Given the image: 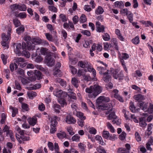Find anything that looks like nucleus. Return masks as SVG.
Listing matches in <instances>:
<instances>
[{
	"label": "nucleus",
	"instance_id": "25",
	"mask_svg": "<svg viewBox=\"0 0 153 153\" xmlns=\"http://www.w3.org/2000/svg\"><path fill=\"white\" fill-rule=\"evenodd\" d=\"M114 5L116 7H117L120 8H122L124 7V4L122 1H116L114 3Z\"/></svg>",
	"mask_w": 153,
	"mask_h": 153
},
{
	"label": "nucleus",
	"instance_id": "39",
	"mask_svg": "<svg viewBox=\"0 0 153 153\" xmlns=\"http://www.w3.org/2000/svg\"><path fill=\"white\" fill-rule=\"evenodd\" d=\"M102 136L106 139H108L110 136L109 132L107 131H104L103 132Z\"/></svg>",
	"mask_w": 153,
	"mask_h": 153
},
{
	"label": "nucleus",
	"instance_id": "37",
	"mask_svg": "<svg viewBox=\"0 0 153 153\" xmlns=\"http://www.w3.org/2000/svg\"><path fill=\"white\" fill-rule=\"evenodd\" d=\"M143 23L144 25L146 27H148L150 26L153 28V24L150 21H143Z\"/></svg>",
	"mask_w": 153,
	"mask_h": 153
},
{
	"label": "nucleus",
	"instance_id": "16",
	"mask_svg": "<svg viewBox=\"0 0 153 153\" xmlns=\"http://www.w3.org/2000/svg\"><path fill=\"white\" fill-rule=\"evenodd\" d=\"M15 45L16 47V50H15V52L16 54L19 55V54L21 53L20 50L21 49V44L20 43H16Z\"/></svg>",
	"mask_w": 153,
	"mask_h": 153
},
{
	"label": "nucleus",
	"instance_id": "46",
	"mask_svg": "<svg viewBox=\"0 0 153 153\" xmlns=\"http://www.w3.org/2000/svg\"><path fill=\"white\" fill-rule=\"evenodd\" d=\"M10 8L12 11L16 10L18 9V4H15L11 5L10 6Z\"/></svg>",
	"mask_w": 153,
	"mask_h": 153
},
{
	"label": "nucleus",
	"instance_id": "8",
	"mask_svg": "<svg viewBox=\"0 0 153 153\" xmlns=\"http://www.w3.org/2000/svg\"><path fill=\"white\" fill-rule=\"evenodd\" d=\"M45 61L47 65L49 66H52L55 64V60L51 56L46 57L45 59Z\"/></svg>",
	"mask_w": 153,
	"mask_h": 153
},
{
	"label": "nucleus",
	"instance_id": "35",
	"mask_svg": "<svg viewBox=\"0 0 153 153\" xmlns=\"http://www.w3.org/2000/svg\"><path fill=\"white\" fill-rule=\"evenodd\" d=\"M127 17L130 22L131 23L133 21V14L131 13L129 11L128 14L127 15Z\"/></svg>",
	"mask_w": 153,
	"mask_h": 153
},
{
	"label": "nucleus",
	"instance_id": "18",
	"mask_svg": "<svg viewBox=\"0 0 153 153\" xmlns=\"http://www.w3.org/2000/svg\"><path fill=\"white\" fill-rule=\"evenodd\" d=\"M28 122L30 125L34 126L37 122V119L36 117L30 118L28 120Z\"/></svg>",
	"mask_w": 153,
	"mask_h": 153
},
{
	"label": "nucleus",
	"instance_id": "4",
	"mask_svg": "<svg viewBox=\"0 0 153 153\" xmlns=\"http://www.w3.org/2000/svg\"><path fill=\"white\" fill-rule=\"evenodd\" d=\"M65 121L69 124H75L76 122V119L70 114H68L66 116Z\"/></svg>",
	"mask_w": 153,
	"mask_h": 153
},
{
	"label": "nucleus",
	"instance_id": "50",
	"mask_svg": "<svg viewBox=\"0 0 153 153\" xmlns=\"http://www.w3.org/2000/svg\"><path fill=\"white\" fill-rule=\"evenodd\" d=\"M1 57L3 64L4 65H5L7 63V56H5L4 54H2L1 55Z\"/></svg>",
	"mask_w": 153,
	"mask_h": 153
},
{
	"label": "nucleus",
	"instance_id": "19",
	"mask_svg": "<svg viewBox=\"0 0 153 153\" xmlns=\"http://www.w3.org/2000/svg\"><path fill=\"white\" fill-rule=\"evenodd\" d=\"M35 78L39 80L42 78V74L39 71L35 70L34 73Z\"/></svg>",
	"mask_w": 153,
	"mask_h": 153
},
{
	"label": "nucleus",
	"instance_id": "38",
	"mask_svg": "<svg viewBox=\"0 0 153 153\" xmlns=\"http://www.w3.org/2000/svg\"><path fill=\"white\" fill-rule=\"evenodd\" d=\"M80 138V136L78 134H76L72 137V140L73 141L79 142Z\"/></svg>",
	"mask_w": 153,
	"mask_h": 153
},
{
	"label": "nucleus",
	"instance_id": "61",
	"mask_svg": "<svg viewBox=\"0 0 153 153\" xmlns=\"http://www.w3.org/2000/svg\"><path fill=\"white\" fill-rule=\"evenodd\" d=\"M130 104V109L132 112H134L135 111V107L134 104L132 102H131Z\"/></svg>",
	"mask_w": 153,
	"mask_h": 153
},
{
	"label": "nucleus",
	"instance_id": "51",
	"mask_svg": "<svg viewBox=\"0 0 153 153\" xmlns=\"http://www.w3.org/2000/svg\"><path fill=\"white\" fill-rule=\"evenodd\" d=\"M111 44H109L108 42H104V48L105 50L109 49L111 47Z\"/></svg>",
	"mask_w": 153,
	"mask_h": 153
},
{
	"label": "nucleus",
	"instance_id": "62",
	"mask_svg": "<svg viewBox=\"0 0 153 153\" xmlns=\"http://www.w3.org/2000/svg\"><path fill=\"white\" fill-rule=\"evenodd\" d=\"M69 60L71 64L73 65L75 64L77 62V60L75 58H70Z\"/></svg>",
	"mask_w": 153,
	"mask_h": 153
},
{
	"label": "nucleus",
	"instance_id": "5",
	"mask_svg": "<svg viewBox=\"0 0 153 153\" xmlns=\"http://www.w3.org/2000/svg\"><path fill=\"white\" fill-rule=\"evenodd\" d=\"M41 42L42 40L39 38L34 39L33 40L32 44L30 43V44H28V49L29 50H33L35 48V46L34 45L39 44L41 43Z\"/></svg>",
	"mask_w": 153,
	"mask_h": 153
},
{
	"label": "nucleus",
	"instance_id": "33",
	"mask_svg": "<svg viewBox=\"0 0 153 153\" xmlns=\"http://www.w3.org/2000/svg\"><path fill=\"white\" fill-rule=\"evenodd\" d=\"M7 136H9L10 137L12 141H15V138H14V135H13V132L11 131H7Z\"/></svg>",
	"mask_w": 153,
	"mask_h": 153
},
{
	"label": "nucleus",
	"instance_id": "21",
	"mask_svg": "<svg viewBox=\"0 0 153 153\" xmlns=\"http://www.w3.org/2000/svg\"><path fill=\"white\" fill-rule=\"evenodd\" d=\"M134 98L138 101H140L144 99V96L141 94H137L134 96Z\"/></svg>",
	"mask_w": 153,
	"mask_h": 153
},
{
	"label": "nucleus",
	"instance_id": "36",
	"mask_svg": "<svg viewBox=\"0 0 153 153\" xmlns=\"http://www.w3.org/2000/svg\"><path fill=\"white\" fill-rule=\"evenodd\" d=\"M96 150L99 153H107L105 149L100 146L97 147Z\"/></svg>",
	"mask_w": 153,
	"mask_h": 153
},
{
	"label": "nucleus",
	"instance_id": "45",
	"mask_svg": "<svg viewBox=\"0 0 153 153\" xmlns=\"http://www.w3.org/2000/svg\"><path fill=\"white\" fill-rule=\"evenodd\" d=\"M13 23L15 27H17L20 25V23L18 19L16 18L14 19L13 20Z\"/></svg>",
	"mask_w": 153,
	"mask_h": 153
},
{
	"label": "nucleus",
	"instance_id": "31",
	"mask_svg": "<svg viewBox=\"0 0 153 153\" xmlns=\"http://www.w3.org/2000/svg\"><path fill=\"white\" fill-rule=\"evenodd\" d=\"M117 152L118 153H129V152L128 150H126L125 148H120L118 149Z\"/></svg>",
	"mask_w": 153,
	"mask_h": 153
},
{
	"label": "nucleus",
	"instance_id": "53",
	"mask_svg": "<svg viewBox=\"0 0 153 153\" xmlns=\"http://www.w3.org/2000/svg\"><path fill=\"white\" fill-rule=\"evenodd\" d=\"M135 136L136 139L137 141H140L141 140V137L139 134L137 132H136L135 134Z\"/></svg>",
	"mask_w": 153,
	"mask_h": 153
},
{
	"label": "nucleus",
	"instance_id": "2",
	"mask_svg": "<svg viewBox=\"0 0 153 153\" xmlns=\"http://www.w3.org/2000/svg\"><path fill=\"white\" fill-rule=\"evenodd\" d=\"M110 71L112 74V76L115 79L118 78L119 80H122L124 78V75L122 71H121L119 73L117 70H114L111 68Z\"/></svg>",
	"mask_w": 153,
	"mask_h": 153
},
{
	"label": "nucleus",
	"instance_id": "58",
	"mask_svg": "<svg viewBox=\"0 0 153 153\" xmlns=\"http://www.w3.org/2000/svg\"><path fill=\"white\" fill-rule=\"evenodd\" d=\"M22 108L23 109L27 111H28L29 109L28 105L27 104L25 103L22 104Z\"/></svg>",
	"mask_w": 153,
	"mask_h": 153
},
{
	"label": "nucleus",
	"instance_id": "40",
	"mask_svg": "<svg viewBox=\"0 0 153 153\" xmlns=\"http://www.w3.org/2000/svg\"><path fill=\"white\" fill-rule=\"evenodd\" d=\"M24 39L27 42V48H28V44H30V43H31L30 42H29V41L31 40V37L30 36H26L24 37Z\"/></svg>",
	"mask_w": 153,
	"mask_h": 153
},
{
	"label": "nucleus",
	"instance_id": "43",
	"mask_svg": "<svg viewBox=\"0 0 153 153\" xmlns=\"http://www.w3.org/2000/svg\"><path fill=\"white\" fill-rule=\"evenodd\" d=\"M109 73L108 74L105 75H103V80L105 82H108L109 81V79H110L111 76L108 75Z\"/></svg>",
	"mask_w": 153,
	"mask_h": 153
},
{
	"label": "nucleus",
	"instance_id": "23",
	"mask_svg": "<svg viewBox=\"0 0 153 153\" xmlns=\"http://www.w3.org/2000/svg\"><path fill=\"white\" fill-rule=\"evenodd\" d=\"M55 111L57 113H59L60 112L59 110L61 108L59 105L58 104H54L53 106Z\"/></svg>",
	"mask_w": 153,
	"mask_h": 153
},
{
	"label": "nucleus",
	"instance_id": "32",
	"mask_svg": "<svg viewBox=\"0 0 153 153\" xmlns=\"http://www.w3.org/2000/svg\"><path fill=\"white\" fill-rule=\"evenodd\" d=\"M86 21L87 19L85 16L84 14H82L79 19V22L81 23H83Z\"/></svg>",
	"mask_w": 153,
	"mask_h": 153
},
{
	"label": "nucleus",
	"instance_id": "34",
	"mask_svg": "<svg viewBox=\"0 0 153 153\" xmlns=\"http://www.w3.org/2000/svg\"><path fill=\"white\" fill-rule=\"evenodd\" d=\"M58 101L62 107H64L65 105H67V103L64 99L63 98H59L58 100Z\"/></svg>",
	"mask_w": 153,
	"mask_h": 153
},
{
	"label": "nucleus",
	"instance_id": "6",
	"mask_svg": "<svg viewBox=\"0 0 153 153\" xmlns=\"http://www.w3.org/2000/svg\"><path fill=\"white\" fill-rule=\"evenodd\" d=\"M122 58L120 59V62L125 71L127 73L128 71L126 65L124 60H126L128 59L129 57V56L126 53H122Z\"/></svg>",
	"mask_w": 153,
	"mask_h": 153
},
{
	"label": "nucleus",
	"instance_id": "63",
	"mask_svg": "<svg viewBox=\"0 0 153 153\" xmlns=\"http://www.w3.org/2000/svg\"><path fill=\"white\" fill-rule=\"evenodd\" d=\"M48 8L50 10L54 12H56L57 11V9L56 8L53 6H49Z\"/></svg>",
	"mask_w": 153,
	"mask_h": 153
},
{
	"label": "nucleus",
	"instance_id": "28",
	"mask_svg": "<svg viewBox=\"0 0 153 153\" xmlns=\"http://www.w3.org/2000/svg\"><path fill=\"white\" fill-rule=\"evenodd\" d=\"M104 11L103 8L100 6H99L95 11V13L97 14H102Z\"/></svg>",
	"mask_w": 153,
	"mask_h": 153
},
{
	"label": "nucleus",
	"instance_id": "57",
	"mask_svg": "<svg viewBox=\"0 0 153 153\" xmlns=\"http://www.w3.org/2000/svg\"><path fill=\"white\" fill-rule=\"evenodd\" d=\"M15 84L16 89L19 90H21V86L18 81L15 80Z\"/></svg>",
	"mask_w": 153,
	"mask_h": 153
},
{
	"label": "nucleus",
	"instance_id": "20",
	"mask_svg": "<svg viewBox=\"0 0 153 153\" xmlns=\"http://www.w3.org/2000/svg\"><path fill=\"white\" fill-rule=\"evenodd\" d=\"M88 62H83L82 61H79L78 62V65L82 68H83L86 67L88 65Z\"/></svg>",
	"mask_w": 153,
	"mask_h": 153
},
{
	"label": "nucleus",
	"instance_id": "7",
	"mask_svg": "<svg viewBox=\"0 0 153 153\" xmlns=\"http://www.w3.org/2000/svg\"><path fill=\"white\" fill-rule=\"evenodd\" d=\"M100 62L101 63L104 65L105 66L104 67L101 66L97 67V69L99 71L100 74H103L104 75V76L105 75L108 74L109 71L108 70H107V72H104V71L107 69L106 66H107V65L105 64L104 63L100 61Z\"/></svg>",
	"mask_w": 153,
	"mask_h": 153
},
{
	"label": "nucleus",
	"instance_id": "27",
	"mask_svg": "<svg viewBox=\"0 0 153 153\" xmlns=\"http://www.w3.org/2000/svg\"><path fill=\"white\" fill-rule=\"evenodd\" d=\"M108 128L109 129L110 131L112 133H114L115 132V129L112 125L109 122H108L106 123Z\"/></svg>",
	"mask_w": 153,
	"mask_h": 153
},
{
	"label": "nucleus",
	"instance_id": "60",
	"mask_svg": "<svg viewBox=\"0 0 153 153\" xmlns=\"http://www.w3.org/2000/svg\"><path fill=\"white\" fill-rule=\"evenodd\" d=\"M128 12L127 8L122 9L120 10V13L121 14H126V15L128 14Z\"/></svg>",
	"mask_w": 153,
	"mask_h": 153
},
{
	"label": "nucleus",
	"instance_id": "24",
	"mask_svg": "<svg viewBox=\"0 0 153 153\" xmlns=\"http://www.w3.org/2000/svg\"><path fill=\"white\" fill-rule=\"evenodd\" d=\"M95 139L96 140L98 141L100 144L101 145H104L105 144V143L103 141L101 136L97 135L95 136Z\"/></svg>",
	"mask_w": 153,
	"mask_h": 153
},
{
	"label": "nucleus",
	"instance_id": "22",
	"mask_svg": "<svg viewBox=\"0 0 153 153\" xmlns=\"http://www.w3.org/2000/svg\"><path fill=\"white\" fill-rule=\"evenodd\" d=\"M27 94L30 98L32 99L33 97H35L37 95L36 93L33 91L27 92Z\"/></svg>",
	"mask_w": 153,
	"mask_h": 153
},
{
	"label": "nucleus",
	"instance_id": "10",
	"mask_svg": "<svg viewBox=\"0 0 153 153\" xmlns=\"http://www.w3.org/2000/svg\"><path fill=\"white\" fill-rule=\"evenodd\" d=\"M52 127H55L57 123L56 120L59 121L60 118L56 116H53L50 118Z\"/></svg>",
	"mask_w": 153,
	"mask_h": 153
},
{
	"label": "nucleus",
	"instance_id": "41",
	"mask_svg": "<svg viewBox=\"0 0 153 153\" xmlns=\"http://www.w3.org/2000/svg\"><path fill=\"white\" fill-rule=\"evenodd\" d=\"M78 146L81 151L85 152L86 146L84 144L80 143L78 144Z\"/></svg>",
	"mask_w": 153,
	"mask_h": 153
},
{
	"label": "nucleus",
	"instance_id": "52",
	"mask_svg": "<svg viewBox=\"0 0 153 153\" xmlns=\"http://www.w3.org/2000/svg\"><path fill=\"white\" fill-rule=\"evenodd\" d=\"M105 27L103 25L97 28V30L98 32H103L104 31Z\"/></svg>",
	"mask_w": 153,
	"mask_h": 153
},
{
	"label": "nucleus",
	"instance_id": "49",
	"mask_svg": "<svg viewBox=\"0 0 153 153\" xmlns=\"http://www.w3.org/2000/svg\"><path fill=\"white\" fill-rule=\"evenodd\" d=\"M97 103L100 104L102 103H103V96H100L96 100Z\"/></svg>",
	"mask_w": 153,
	"mask_h": 153
},
{
	"label": "nucleus",
	"instance_id": "11",
	"mask_svg": "<svg viewBox=\"0 0 153 153\" xmlns=\"http://www.w3.org/2000/svg\"><path fill=\"white\" fill-rule=\"evenodd\" d=\"M53 94L55 95L58 97H63V96L67 95V93L65 92H63V91L61 90H57L54 91Z\"/></svg>",
	"mask_w": 153,
	"mask_h": 153
},
{
	"label": "nucleus",
	"instance_id": "56",
	"mask_svg": "<svg viewBox=\"0 0 153 153\" xmlns=\"http://www.w3.org/2000/svg\"><path fill=\"white\" fill-rule=\"evenodd\" d=\"M126 134L125 132H122L120 135L119 137V139L121 140H124L126 138Z\"/></svg>",
	"mask_w": 153,
	"mask_h": 153
},
{
	"label": "nucleus",
	"instance_id": "26",
	"mask_svg": "<svg viewBox=\"0 0 153 153\" xmlns=\"http://www.w3.org/2000/svg\"><path fill=\"white\" fill-rule=\"evenodd\" d=\"M25 30L24 27L21 26L18 27L16 30V32L18 34H20L21 33L23 32Z\"/></svg>",
	"mask_w": 153,
	"mask_h": 153
},
{
	"label": "nucleus",
	"instance_id": "55",
	"mask_svg": "<svg viewBox=\"0 0 153 153\" xmlns=\"http://www.w3.org/2000/svg\"><path fill=\"white\" fill-rule=\"evenodd\" d=\"M48 49L47 48H42L40 49V52L42 54L45 55L48 53Z\"/></svg>",
	"mask_w": 153,
	"mask_h": 153
},
{
	"label": "nucleus",
	"instance_id": "13",
	"mask_svg": "<svg viewBox=\"0 0 153 153\" xmlns=\"http://www.w3.org/2000/svg\"><path fill=\"white\" fill-rule=\"evenodd\" d=\"M140 124L141 127H146L147 124L146 123L145 118L142 117L139 118Z\"/></svg>",
	"mask_w": 153,
	"mask_h": 153
},
{
	"label": "nucleus",
	"instance_id": "59",
	"mask_svg": "<svg viewBox=\"0 0 153 153\" xmlns=\"http://www.w3.org/2000/svg\"><path fill=\"white\" fill-rule=\"evenodd\" d=\"M89 132L91 134H95L96 133L97 131L94 128L92 127L89 129Z\"/></svg>",
	"mask_w": 153,
	"mask_h": 153
},
{
	"label": "nucleus",
	"instance_id": "12",
	"mask_svg": "<svg viewBox=\"0 0 153 153\" xmlns=\"http://www.w3.org/2000/svg\"><path fill=\"white\" fill-rule=\"evenodd\" d=\"M108 114L109 115L108 116V119L109 120L112 119H116L117 116L115 115L114 110L113 109L111 111H110Z\"/></svg>",
	"mask_w": 153,
	"mask_h": 153
},
{
	"label": "nucleus",
	"instance_id": "64",
	"mask_svg": "<svg viewBox=\"0 0 153 153\" xmlns=\"http://www.w3.org/2000/svg\"><path fill=\"white\" fill-rule=\"evenodd\" d=\"M73 23L74 24H76L79 21V18L77 16H75L73 18Z\"/></svg>",
	"mask_w": 153,
	"mask_h": 153
},
{
	"label": "nucleus",
	"instance_id": "9",
	"mask_svg": "<svg viewBox=\"0 0 153 153\" xmlns=\"http://www.w3.org/2000/svg\"><path fill=\"white\" fill-rule=\"evenodd\" d=\"M14 60V62H15V70L17 69L18 68L17 64L19 65L20 63L24 62H25L24 59L22 57H15Z\"/></svg>",
	"mask_w": 153,
	"mask_h": 153
},
{
	"label": "nucleus",
	"instance_id": "14",
	"mask_svg": "<svg viewBox=\"0 0 153 153\" xmlns=\"http://www.w3.org/2000/svg\"><path fill=\"white\" fill-rule=\"evenodd\" d=\"M71 82L72 84L74 87L77 88L79 85V81L77 78L75 77H73L72 78Z\"/></svg>",
	"mask_w": 153,
	"mask_h": 153
},
{
	"label": "nucleus",
	"instance_id": "42",
	"mask_svg": "<svg viewBox=\"0 0 153 153\" xmlns=\"http://www.w3.org/2000/svg\"><path fill=\"white\" fill-rule=\"evenodd\" d=\"M132 42L135 45L138 44L140 42L139 37L138 36H136L132 40Z\"/></svg>",
	"mask_w": 153,
	"mask_h": 153
},
{
	"label": "nucleus",
	"instance_id": "29",
	"mask_svg": "<svg viewBox=\"0 0 153 153\" xmlns=\"http://www.w3.org/2000/svg\"><path fill=\"white\" fill-rule=\"evenodd\" d=\"M15 16L17 17H19L21 19H24L26 17V14L25 12L20 13L18 14H16Z\"/></svg>",
	"mask_w": 153,
	"mask_h": 153
},
{
	"label": "nucleus",
	"instance_id": "1",
	"mask_svg": "<svg viewBox=\"0 0 153 153\" xmlns=\"http://www.w3.org/2000/svg\"><path fill=\"white\" fill-rule=\"evenodd\" d=\"M102 87L99 85L91 86L85 88L86 93H88V96L90 98H95L102 91Z\"/></svg>",
	"mask_w": 153,
	"mask_h": 153
},
{
	"label": "nucleus",
	"instance_id": "48",
	"mask_svg": "<svg viewBox=\"0 0 153 153\" xmlns=\"http://www.w3.org/2000/svg\"><path fill=\"white\" fill-rule=\"evenodd\" d=\"M102 37L103 39L105 41H108L110 39L109 35L107 33H105L102 36Z\"/></svg>",
	"mask_w": 153,
	"mask_h": 153
},
{
	"label": "nucleus",
	"instance_id": "47",
	"mask_svg": "<svg viewBox=\"0 0 153 153\" xmlns=\"http://www.w3.org/2000/svg\"><path fill=\"white\" fill-rule=\"evenodd\" d=\"M54 75L56 77H60L62 76V73L60 70L59 69H57L54 71Z\"/></svg>",
	"mask_w": 153,
	"mask_h": 153
},
{
	"label": "nucleus",
	"instance_id": "30",
	"mask_svg": "<svg viewBox=\"0 0 153 153\" xmlns=\"http://www.w3.org/2000/svg\"><path fill=\"white\" fill-rule=\"evenodd\" d=\"M18 9L20 11H25L26 10V7L24 4H18Z\"/></svg>",
	"mask_w": 153,
	"mask_h": 153
},
{
	"label": "nucleus",
	"instance_id": "54",
	"mask_svg": "<svg viewBox=\"0 0 153 153\" xmlns=\"http://www.w3.org/2000/svg\"><path fill=\"white\" fill-rule=\"evenodd\" d=\"M45 36L47 39L49 41H53V39L52 36L50 34L48 33H45Z\"/></svg>",
	"mask_w": 153,
	"mask_h": 153
},
{
	"label": "nucleus",
	"instance_id": "17",
	"mask_svg": "<svg viewBox=\"0 0 153 153\" xmlns=\"http://www.w3.org/2000/svg\"><path fill=\"white\" fill-rule=\"evenodd\" d=\"M57 136L59 139H61L65 138L66 137V134L65 132L60 131L57 134Z\"/></svg>",
	"mask_w": 153,
	"mask_h": 153
},
{
	"label": "nucleus",
	"instance_id": "44",
	"mask_svg": "<svg viewBox=\"0 0 153 153\" xmlns=\"http://www.w3.org/2000/svg\"><path fill=\"white\" fill-rule=\"evenodd\" d=\"M77 117L79 118L81 120H84L85 119V117L83 116V114L80 112H77L76 114Z\"/></svg>",
	"mask_w": 153,
	"mask_h": 153
},
{
	"label": "nucleus",
	"instance_id": "3",
	"mask_svg": "<svg viewBox=\"0 0 153 153\" xmlns=\"http://www.w3.org/2000/svg\"><path fill=\"white\" fill-rule=\"evenodd\" d=\"M100 109H101L103 110H106L107 111L105 112L106 114H108L110 111H111L113 109H114L112 107V105L111 103L106 104L104 106H102L101 105H98Z\"/></svg>",
	"mask_w": 153,
	"mask_h": 153
},
{
	"label": "nucleus",
	"instance_id": "15",
	"mask_svg": "<svg viewBox=\"0 0 153 153\" xmlns=\"http://www.w3.org/2000/svg\"><path fill=\"white\" fill-rule=\"evenodd\" d=\"M1 38L3 42H9L11 39L10 36H9L8 35H7L3 33L1 34Z\"/></svg>",
	"mask_w": 153,
	"mask_h": 153
}]
</instances>
